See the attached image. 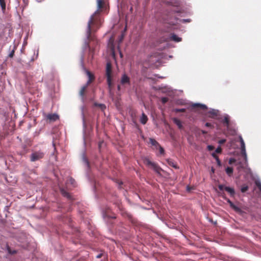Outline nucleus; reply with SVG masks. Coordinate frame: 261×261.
<instances>
[{"instance_id": "nucleus-1", "label": "nucleus", "mask_w": 261, "mask_h": 261, "mask_svg": "<svg viewBox=\"0 0 261 261\" xmlns=\"http://www.w3.org/2000/svg\"><path fill=\"white\" fill-rule=\"evenodd\" d=\"M97 3L98 9L90 17L88 22L87 37L89 40H94V36L92 35V33L96 32L100 28L102 22L100 13L101 11L100 9L103 8L105 3L103 0H97Z\"/></svg>"}, {"instance_id": "nucleus-2", "label": "nucleus", "mask_w": 261, "mask_h": 261, "mask_svg": "<svg viewBox=\"0 0 261 261\" xmlns=\"http://www.w3.org/2000/svg\"><path fill=\"white\" fill-rule=\"evenodd\" d=\"M144 163L147 166L152 168L154 171L159 175H161V171H163L162 169L156 163L152 162L149 160V159L145 158L143 160Z\"/></svg>"}, {"instance_id": "nucleus-3", "label": "nucleus", "mask_w": 261, "mask_h": 261, "mask_svg": "<svg viewBox=\"0 0 261 261\" xmlns=\"http://www.w3.org/2000/svg\"><path fill=\"white\" fill-rule=\"evenodd\" d=\"M106 76L107 80V84L110 89L111 88L112 83V65L110 63H107L106 66Z\"/></svg>"}, {"instance_id": "nucleus-4", "label": "nucleus", "mask_w": 261, "mask_h": 261, "mask_svg": "<svg viewBox=\"0 0 261 261\" xmlns=\"http://www.w3.org/2000/svg\"><path fill=\"white\" fill-rule=\"evenodd\" d=\"M44 152L42 150H39L33 152L30 156L31 162H35L44 158Z\"/></svg>"}, {"instance_id": "nucleus-5", "label": "nucleus", "mask_w": 261, "mask_h": 261, "mask_svg": "<svg viewBox=\"0 0 261 261\" xmlns=\"http://www.w3.org/2000/svg\"><path fill=\"white\" fill-rule=\"evenodd\" d=\"M218 188L220 190L223 191V190H225L226 192H227L231 196H234L235 194V191L234 189L228 187H225L223 185H218Z\"/></svg>"}, {"instance_id": "nucleus-6", "label": "nucleus", "mask_w": 261, "mask_h": 261, "mask_svg": "<svg viewBox=\"0 0 261 261\" xmlns=\"http://www.w3.org/2000/svg\"><path fill=\"white\" fill-rule=\"evenodd\" d=\"M120 84L124 87L126 85L129 86L130 85V78L125 73L122 74L120 80Z\"/></svg>"}, {"instance_id": "nucleus-7", "label": "nucleus", "mask_w": 261, "mask_h": 261, "mask_svg": "<svg viewBox=\"0 0 261 261\" xmlns=\"http://www.w3.org/2000/svg\"><path fill=\"white\" fill-rule=\"evenodd\" d=\"M44 116L47 120L49 121V122L56 121L59 118V116L56 114H44Z\"/></svg>"}, {"instance_id": "nucleus-8", "label": "nucleus", "mask_w": 261, "mask_h": 261, "mask_svg": "<svg viewBox=\"0 0 261 261\" xmlns=\"http://www.w3.org/2000/svg\"><path fill=\"white\" fill-rule=\"evenodd\" d=\"M240 142H241V154L244 156V158L245 160H247V154L245 150V145L244 141L242 137H240Z\"/></svg>"}, {"instance_id": "nucleus-9", "label": "nucleus", "mask_w": 261, "mask_h": 261, "mask_svg": "<svg viewBox=\"0 0 261 261\" xmlns=\"http://www.w3.org/2000/svg\"><path fill=\"white\" fill-rule=\"evenodd\" d=\"M192 108L193 109H199L203 110L207 109V107L205 105L200 103H194L192 105Z\"/></svg>"}, {"instance_id": "nucleus-10", "label": "nucleus", "mask_w": 261, "mask_h": 261, "mask_svg": "<svg viewBox=\"0 0 261 261\" xmlns=\"http://www.w3.org/2000/svg\"><path fill=\"white\" fill-rule=\"evenodd\" d=\"M87 74L88 76L89 80L87 83V85H89L91 84L95 79V76L93 74L89 71H87Z\"/></svg>"}, {"instance_id": "nucleus-11", "label": "nucleus", "mask_w": 261, "mask_h": 261, "mask_svg": "<svg viewBox=\"0 0 261 261\" xmlns=\"http://www.w3.org/2000/svg\"><path fill=\"white\" fill-rule=\"evenodd\" d=\"M167 162L169 166L173 167L174 168H175V169L178 168L177 163L175 162H174L173 160L168 159V160H167Z\"/></svg>"}, {"instance_id": "nucleus-12", "label": "nucleus", "mask_w": 261, "mask_h": 261, "mask_svg": "<svg viewBox=\"0 0 261 261\" xmlns=\"http://www.w3.org/2000/svg\"><path fill=\"white\" fill-rule=\"evenodd\" d=\"M170 40H173L175 42H178L181 41L182 39L180 37H178L174 34H171L170 37Z\"/></svg>"}, {"instance_id": "nucleus-13", "label": "nucleus", "mask_w": 261, "mask_h": 261, "mask_svg": "<svg viewBox=\"0 0 261 261\" xmlns=\"http://www.w3.org/2000/svg\"><path fill=\"white\" fill-rule=\"evenodd\" d=\"M173 121L174 123L176 125H177V126H178V127L179 129H182L183 126H182V123L180 120L178 119L177 118H173Z\"/></svg>"}, {"instance_id": "nucleus-14", "label": "nucleus", "mask_w": 261, "mask_h": 261, "mask_svg": "<svg viewBox=\"0 0 261 261\" xmlns=\"http://www.w3.org/2000/svg\"><path fill=\"white\" fill-rule=\"evenodd\" d=\"M148 120L147 116L143 113L140 118V122L143 124H145Z\"/></svg>"}, {"instance_id": "nucleus-15", "label": "nucleus", "mask_w": 261, "mask_h": 261, "mask_svg": "<svg viewBox=\"0 0 261 261\" xmlns=\"http://www.w3.org/2000/svg\"><path fill=\"white\" fill-rule=\"evenodd\" d=\"M60 191H61L62 195L63 196L67 198L68 199L71 198V196H70V194L68 192H67V191H66L64 189H63V188L61 189Z\"/></svg>"}, {"instance_id": "nucleus-16", "label": "nucleus", "mask_w": 261, "mask_h": 261, "mask_svg": "<svg viewBox=\"0 0 261 261\" xmlns=\"http://www.w3.org/2000/svg\"><path fill=\"white\" fill-rule=\"evenodd\" d=\"M229 205H230V207L233 210H234L236 212H238V213L242 212L241 209L240 207H239L238 206L234 205L232 202H231L230 203H229Z\"/></svg>"}, {"instance_id": "nucleus-17", "label": "nucleus", "mask_w": 261, "mask_h": 261, "mask_svg": "<svg viewBox=\"0 0 261 261\" xmlns=\"http://www.w3.org/2000/svg\"><path fill=\"white\" fill-rule=\"evenodd\" d=\"M212 156L215 159V160H216V162H217V165L219 166H220L221 165V161L220 160H219L218 155L216 154V153L215 152H213L212 153Z\"/></svg>"}, {"instance_id": "nucleus-18", "label": "nucleus", "mask_w": 261, "mask_h": 261, "mask_svg": "<svg viewBox=\"0 0 261 261\" xmlns=\"http://www.w3.org/2000/svg\"><path fill=\"white\" fill-rule=\"evenodd\" d=\"M222 123L226 127H228L229 125V119L228 116H225L222 120Z\"/></svg>"}, {"instance_id": "nucleus-19", "label": "nucleus", "mask_w": 261, "mask_h": 261, "mask_svg": "<svg viewBox=\"0 0 261 261\" xmlns=\"http://www.w3.org/2000/svg\"><path fill=\"white\" fill-rule=\"evenodd\" d=\"M225 171L227 175L231 176L233 173V170L232 167H228L226 168Z\"/></svg>"}, {"instance_id": "nucleus-20", "label": "nucleus", "mask_w": 261, "mask_h": 261, "mask_svg": "<svg viewBox=\"0 0 261 261\" xmlns=\"http://www.w3.org/2000/svg\"><path fill=\"white\" fill-rule=\"evenodd\" d=\"M149 143L153 146H159L160 144L159 143L154 139L150 138L149 139Z\"/></svg>"}, {"instance_id": "nucleus-21", "label": "nucleus", "mask_w": 261, "mask_h": 261, "mask_svg": "<svg viewBox=\"0 0 261 261\" xmlns=\"http://www.w3.org/2000/svg\"><path fill=\"white\" fill-rule=\"evenodd\" d=\"M94 106L95 107H99L101 110L103 111L104 110L106 109V106L104 105V104H101V103H94Z\"/></svg>"}, {"instance_id": "nucleus-22", "label": "nucleus", "mask_w": 261, "mask_h": 261, "mask_svg": "<svg viewBox=\"0 0 261 261\" xmlns=\"http://www.w3.org/2000/svg\"><path fill=\"white\" fill-rule=\"evenodd\" d=\"M88 85H86V86H83L81 90H80V95L82 97L84 96V94H85V92L87 89V87Z\"/></svg>"}, {"instance_id": "nucleus-23", "label": "nucleus", "mask_w": 261, "mask_h": 261, "mask_svg": "<svg viewBox=\"0 0 261 261\" xmlns=\"http://www.w3.org/2000/svg\"><path fill=\"white\" fill-rule=\"evenodd\" d=\"M0 5L3 9H5L6 4L5 2V0H0Z\"/></svg>"}, {"instance_id": "nucleus-24", "label": "nucleus", "mask_w": 261, "mask_h": 261, "mask_svg": "<svg viewBox=\"0 0 261 261\" xmlns=\"http://www.w3.org/2000/svg\"><path fill=\"white\" fill-rule=\"evenodd\" d=\"M248 190V186H243L242 188H241V192L242 193H244L245 192H246L247 190Z\"/></svg>"}, {"instance_id": "nucleus-25", "label": "nucleus", "mask_w": 261, "mask_h": 261, "mask_svg": "<svg viewBox=\"0 0 261 261\" xmlns=\"http://www.w3.org/2000/svg\"><path fill=\"white\" fill-rule=\"evenodd\" d=\"M174 111L176 113L178 112H185L186 109H175L174 110Z\"/></svg>"}, {"instance_id": "nucleus-26", "label": "nucleus", "mask_w": 261, "mask_h": 261, "mask_svg": "<svg viewBox=\"0 0 261 261\" xmlns=\"http://www.w3.org/2000/svg\"><path fill=\"white\" fill-rule=\"evenodd\" d=\"M168 101V98L167 97H162L161 98V101L163 104L166 103Z\"/></svg>"}, {"instance_id": "nucleus-27", "label": "nucleus", "mask_w": 261, "mask_h": 261, "mask_svg": "<svg viewBox=\"0 0 261 261\" xmlns=\"http://www.w3.org/2000/svg\"><path fill=\"white\" fill-rule=\"evenodd\" d=\"M236 162V160L234 158H230L229 160V164H233L235 162Z\"/></svg>"}, {"instance_id": "nucleus-28", "label": "nucleus", "mask_w": 261, "mask_h": 261, "mask_svg": "<svg viewBox=\"0 0 261 261\" xmlns=\"http://www.w3.org/2000/svg\"><path fill=\"white\" fill-rule=\"evenodd\" d=\"M222 152V148L220 147H218L215 150V153H220Z\"/></svg>"}, {"instance_id": "nucleus-29", "label": "nucleus", "mask_w": 261, "mask_h": 261, "mask_svg": "<svg viewBox=\"0 0 261 261\" xmlns=\"http://www.w3.org/2000/svg\"><path fill=\"white\" fill-rule=\"evenodd\" d=\"M255 184H256V186L257 187V188L260 190V191L261 192V183L258 181H256Z\"/></svg>"}, {"instance_id": "nucleus-30", "label": "nucleus", "mask_w": 261, "mask_h": 261, "mask_svg": "<svg viewBox=\"0 0 261 261\" xmlns=\"http://www.w3.org/2000/svg\"><path fill=\"white\" fill-rule=\"evenodd\" d=\"M159 150H160V152L161 154H164V148L161 146L160 145L159 146Z\"/></svg>"}, {"instance_id": "nucleus-31", "label": "nucleus", "mask_w": 261, "mask_h": 261, "mask_svg": "<svg viewBox=\"0 0 261 261\" xmlns=\"http://www.w3.org/2000/svg\"><path fill=\"white\" fill-rule=\"evenodd\" d=\"M226 140L225 139H221L218 141V143L220 144H223L224 143H225L226 142Z\"/></svg>"}, {"instance_id": "nucleus-32", "label": "nucleus", "mask_w": 261, "mask_h": 261, "mask_svg": "<svg viewBox=\"0 0 261 261\" xmlns=\"http://www.w3.org/2000/svg\"><path fill=\"white\" fill-rule=\"evenodd\" d=\"M215 149V147L213 145H208L207 146V149L209 151L213 150Z\"/></svg>"}, {"instance_id": "nucleus-33", "label": "nucleus", "mask_w": 261, "mask_h": 261, "mask_svg": "<svg viewBox=\"0 0 261 261\" xmlns=\"http://www.w3.org/2000/svg\"><path fill=\"white\" fill-rule=\"evenodd\" d=\"M205 126L208 127H212V124L211 123H209V122H206L205 124Z\"/></svg>"}, {"instance_id": "nucleus-34", "label": "nucleus", "mask_w": 261, "mask_h": 261, "mask_svg": "<svg viewBox=\"0 0 261 261\" xmlns=\"http://www.w3.org/2000/svg\"><path fill=\"white\" fill-rule=\"evenodd\" d=\"M69 181L70 182L71 184L72 185H74V182H75V180L74 179L72 178H70L69 179Z\"/></svg>"}, {"instance_id": "nucleus-35", "label": "nucleus", "mask_w": 261, "mask_h": 261, "mask_svg": "<svg viewBox=\"0 0 261 261\" xmlns=\"http://www.w3.org/2000/svg\"><path fill=\"white\" fill-rule=\"evenodd\" d=\"M8 252H9V253H11V254H14V253H16L15 251H14L13 252H12L11 251L10 248L9 246H8Z\"/></svg>"}, {"instance_id": "nucleus-36", "label": "nucleus", "mask_w": 261, "mask_h": 261, "mask_svg": "<svg viewBox=\"0 0 261 261\" xmlns=\"http://www.w3.org/2000/svg\"><path fill=\"white\" fill-rule=\"evenodd\" d=\"M89 56H91V60H92V59L93 58V51H91L90 50V53H89Z\"/></svg>"}, {"instance_id": "nucleus-37", "label": "nucleus", "mask_w": 261, "mask_h": 261, "mask_svg": "<svg viewBox=\"0 0 261 261\" xmlns=\"http://www.w3.org/2000/svg\"><path fill=\"white\" fill-rule=\"evenodd\" d=\"M14 51L13 50L10 54H9V57L12 58L14 56Z\"/></svg>"}, {"instance_id": "nucleus-38", "label": "nucleus", "mask_w": 261, "mask_h": 261, "mask_svg": "<svg viewBox=\"0 0 261 261\" xmlns=\"http://www.w3.org/2000/svg\"><path fill=\"white\" fill-rule=\"evenodd\" d=\"M117 89L118 91H120L121 90V87H120V85H118L117 86Z\"/></svg>"}, {"instance_id": "nucleus-39", "label": "nucleus", "mask_w": 261, "mask_h": 261, "mask_svg": "<svg viewBox=\"0 0 261 261\" xmlns=\"http://www.w3.org/2000/svg\"><path fill=\"white\" fill-rule=\"evenodd\" d=\"M211 172H212V173H214L215 172V169H214L213 167H212V168H211Z\"/></svg>"}, {"instance_id": "nucleus-40", "label": "nucleus", "mask_w": 261, "mask_h": 261, "mask_svg": "<svg viewBox=\"0 0 261 261\" xmlns=\"http://www.w3.org/2000/svg\"><path fill=\"white\" fill-rule=\"evenodd\" d=\"M112 52L113 55L114 56H115V53H114V49L113 48L112 49Z\"/></svg>"}, {"instance_id": "nucleus-41", "label": "nucleus", "mask_w": 261, "mask_h": 261, "mask_svg": "<svg viewBox=\"0 0 261 261\" xmlns=\"http://www.w3.org/2000/svg\"><path fill=\"white\" fill-rule=\"evenodd\" d=\"M202 133L203 134H206V133H207V132H205V131H204V130H202Z\"/></svg>"}, {"instance_id": "nucleus-42", "label": "nucleus", "mask_w": 261, "mask_h": 261, "mask_svg": "<svg viewBox=\"0 0 261 261\" xmlns=\"http://www.w3.org/2000/svg\"><path fill=\"white\" fill-rule=\"evenodd\" d=\"M101 254H99V255L97 256V258H100V257H101Z\"/></svg>"}, {"instance_id": "nucleus-43", "label": "nucleus", "mask_w": 261, "mask_h": 261, "mask_svg": "<svg viewBox=\"0 0 261 261\" xmlns=\"http://www.w3.org/2000/svg\"><path fill=\"white\" fill-rule=\"evenodd\" d=\"M227 202H228V203L229 204V203H230L232 201H231L229 199H228V200H227Z\"/></svg>"}, {"instance_id": "nucleus-44", "label": "nucleus", "mask_w": 261, "mask_h": 261, "mask_svg": "<svg viewBox=\"0 0 261 261\" xmlns=\"http://www.w3.org/2000/svg\"><path fill=\"white\" fill-rule=\"evenodd\" d=\"M169 23H170V24H174V22H172H172H169Z\"/></svg>"}, {"instance_id": "nucleus-45", "label": "nucleus", "mask_w": 261, "mask_h": 261, "mask_svg": "<svg viewBox=\"0 0 261 261\" xmlns=\"http://www.w3.org/2000/svg\"><path fill=\"white\" fill-rule=\"evenodd\" d=\"M113 219H115L116 218V217L115 216H112V217H111Z\"/></svg>"}, {"instance_id": "nucleus-46", "label": "nucleus", "mask_w": 261, "mask_h": 261, "mask_svg": "<svg viewBox=\"0 0 261 261\" xmlns=\"http://www.w3.org/2000/svg\"><path fill=\"white\" fill-rule=\"evenodd\" d=\"M120 57L122 58V54L121 53H120Z\"/></svg>"}]
</instances>
